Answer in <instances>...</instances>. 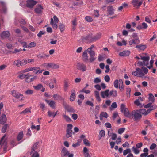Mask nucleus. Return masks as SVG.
<instances>
[{
  "instance_id": "f257e3e1",
  "label": "nucleus",
  "mask_w": 157,
  "mask_h": 157,
  "mask_svg": "<svg viewBox=\"0 0 157 157\" xmlns=\"http://www.w3.org/2000/svg\"><path fill=\"white\" fill-rule=\"evenodd\" d=\"M142 116L140 114L137 110L132 111L131 113L129 112L127 117L128 118H132L135 121H137L140 120Z\"/></svg>"
},
{
  "instance_id": "f03ea898",
  "label": "nucleus",
  "mask_w": 157,
  "mask_h": 157,
  "mask_svg": "<svg viewBox=\"0 0 157 157\" xmlns=\"http://www.w3.org/2000/svg\"><path fill=\"white\" fill-rule=\"evenodd\" d=\"M136 71H137L139 77H144L145 75L144 74H147L148 72V69L144 67H142L141 69L137 68L136 69Z\"/></svg>"
},
{
  "instance_id": "7ed1b4c3",
  "label": "nucleus",
  "mask_w": 157,
  "mask_h": 157,
  "mask_svg": "<svg viewBox=\"0 0 157 157\" xmlns=\"http://www.w3.org/2000/svg\"><path fill=\"white\" fill-rule=\"evenodd\" d=\"M42 66L47 69L51 68L52 69H56L59 67L58 65L53 63H44L42 64Z\"/></svg>"
},
{
  "instance_id": "20e7f679",
  "label": "nucleus",
  "mask_w": 157,
  "mask_h": 157,
  "mask_svg": "<svg viewBox=\"0 0 157 157\" xmlns=\"http://www.w3.org/2000/svg\"><path fill=\"white\" fill-rule=\"evenodd\" d=\"M61 155L62 157H73L74 155L72 153H69L67 149L64 147L62 149L61 153Z\"/></svg>"
},
{
  "instance_id": "39448f33",
  "label": "nucleus",
  "mask_w": 157,
  "mask_h": 157,
  "mask_svg": "<svg viewBox=\"0 0 157 157\" xmlns=\"http://www.w3.org/2000/svg\"><path fill=\"white\" fill-rule=\"evenodd\" d=\"M59 20L57 16L55 15L53 17V18L51 19L50 24L52 25V28L54 29H56L57 28V23L59 22Z\"/></svg>"
},
{
  "instance_id": "423d86ee",
  "label": "nucleus",
  "mask_w": 157,
  "mask_h": 157,
  "mask_svg": "<svg viewBox=\"0 0 157 157\" xmlns=\"http://www.w3.org/2000/svg\"><path fill=\"white\" fill-rule=\"evenodd\" d=\"M73 125L71 124H68L67 125V128L66 130V136L68 138L72 136V128Z\"/></svg>"
},
{
  "instance_id": "0eeeda50",
  "label": "nucleus",
  "mask_w": 157,
  "mask_h": 157,
  "mask_svg": "<svg viewBox=\"0 0 157 157\" xmlns=\"http://www.w3.org/2000/svg\"><path fill=\"white\" fill-rule=\"evenodd\" d=\"M11 93L12 95L16 98L18 99L21 97L20 100L21 101L24 100V96L21 94L17 92L16 90H14L12 91Z\"/></svg>"
},
{
  "instance_id": "6e6552de",
  "label": "nucleus",
  "mask_w": 157,
  "mask_h": 157,
  "mask_svg": "<svg viewBox=\"0 0 157 157\" xmlns=\"http://www.w3.org/2000/svg\"><path fill=\"white\" fill-rule=\"evenodd\" d=\"M6 135H4L0 140V146L2 147L4 150H5L7 148V142L5 139Z\"/></svg>"
},
{
  "instance_id": "1a4fd4ad",
  "label": "nucleus",
  "mask_w": 157,
  "mask_h": 157,
  "mask_svg": "<svg viewBox=\"0 0 157 157\" xmlns=\"http://www.w3.org/2000/svg\"><path fill=\"white\" fill-rule=\"evenodd\" d=\"M120 109L121 112L123 113L124 115L127 117L129 112L128 109L125 108L124 104H122L121 105Z\"/></svg>"
},
{
  "instance_id": "9d476101",
  "label": "nucleus",
  "mask_w": 157,
  "mask_h": 157,
  "mask_svg": "<svg viewBox=\"0 0 157 157\" xmlns=\"http://www.w3.org/2000/svg\"><path fill=\"white\" fill-rule=\"evenodd\" d=\"M131 3L133 7L138 8L143 3V2L140 1V0H132Z\"/></svg>"
},
{
  "instance_id": "9b49d317",
  "label": "nucleus",
  "mask_w": 157,
  "mask_h": 157,
  "mask_svg": "<svg viewBox=\"0 0 157 157\" xmlns=\"http://www.w3.org/2000/svg\"><path fill=\"white\" fill-rule=\"evenodd\" d=\"M36 1L33 0H28L27 1L26 6L27 7L31 8L37 3Z\"/></svg>"
},
{
  "instance_id": "f8f14e48",
  "label": "nucleus",
  "mask_w": 157,
  "mask_h": 157,
  "mask_svg": "<svg viewBox=\"0 0 157 157\" xmlns=\"http://www.w3.org/2000/svg\"><path fill=\"white\" fill-rule=\"evenodd\" d=\"M77 67L79 70L82 72L85 71L87 70L86 66V65L83 63H78L77 64Z\"/></svg>"
},
{
  "instance_id": "ddd939ff",
  "label": "nucleus",
  "mask_w": 157,
  "mask_h": 157,
  "mask_svg": "<svg viewBox=\"0 0 157 157\" xmlns=\"http://www.w3.org/2000/svg\"><path fill=\"white\" fill-rule=\"evenodd\" d=\"M90 55V58L89 59V62L91 63L95 61L96 57H95V52H88Z\"/></svg>"
},
{
  "instance_id": "4468645a",
  "label": "nucleus",
  "mask_w": 157,
  "mask_h": 157,
  "mask_svg": "<svg viewBox=\"0 0 157 157\" xmlns=\"http://www.w3.org/2000/svg\"><path fill=\"white\" fill-rule=\"evenodd\" d=\"M140 42L139 38H136L130 40L129 41L128 43L130 45L132 46L133 44H138L140 43Z\"/></svg>"
},
{
  "instance_id": "2eb2a0df",
  "label": "nucleus",
  "mask_w": 157,
  "mask_h": 157,
  "mask_svg": "<svg viewBox=\"0 0 157 157\" xmlns=\"http://www.w3.org/2000/svg\"><path fill=\"white\" fill-rule=\"evenodd\" d=\"M87 52H88L87 50L85 51L82 55L83 61L86 63H87L89 61L88 56Z\"/></svg>"
},
{
  "instance_id": "dca6fc26",
  "label": "nucleus",
  "mask_w": 157,
  "mask_h": 157,
  "mask_svg": "<svg viewBox=\"0 0 157 157\" xmlns=\"http://www.w3.org/2000/svg\"><path fill=\"white\" fill-rule=\"evenodd\" d=\"M123 82L122 80L120 79L119 80L118 79H116L114 80L113 83L114 86L116 88H118L119 87V86L118 84L119 85L121 84H123Z\"/></svg>"
},
{
  "instance_id": "f3484780",
  "label": "nucleus",
  "mask_w": 157,
  "mask_h": 157,
  "mask_svg": "<svg viewBox=\"0 0 157 157\" xmlns=\"http://www.w3.org/2000/svg\"><path fill=\"white\" fill-rule=\"evenodd\" d=\"M37 78V77L35 76L30 75L27 76L25 79V81L27 83H29L34 80Z\"/></svg>"
},
{
  "instance_id": "a211bd4d",
  "label": "nucleus",
  "mask_w": 157,
  "mask_h": 157,
  "mask_svg": "<svg viewBox=\"0 0 157 157\" xmlns=\"http://www.w3.org/2000/svg\"><path fill=\"white\" fill-rule=\"evenodd\" d=\"M43 9V7L41 5H39L36 6L34 10V11L37 14H40L41 13Z\"/></svg>"
},
{
  "instance_id": "6ab92c4d",
  "label": "nucleus",
  "mask_w": 157,
  "mask_h": 157,
  "mask_svg": "<svg viewBox=\"0 0 157 157\" xmlns=\"http://www.w3.org/2000/svg\"><path fill=\"white\" fill-rule=\"evenodd\" d=\"M45 101L49 105V106L52 109H55L56 108L55 102L54 101H49L46 99Z\"/></svg>"
},
{
  "instance_id": "aec40b11",
  "label": "nucleus",
  "mask_w": 157,
  "mask_h": 157,
  "mask_svg": "<svg viewBox=\"0 0 157 157\" xmlns=\"http://www.w3.org/2000/svg\"><path fill=\"white\" fill-rule=\"evenodd\" d=\"M107 11L109 15H113L114 14L115 10L113 8V6L111 5L107 6Z\"/></svg>"
},
{
  "instance_id": "412c9836",
  "label": "nucleus",
  "mask_w": 157,
  "mask_h": 157,
  "mask_svg": "<svg viewBox=\"0 0 157 157\" xmlns=\"http://www.w3.org/2000/svg\"><path fill=\"white\" fill-rule=\"evenodd\" d=\"M141 59L143 60V61L146 63V66H147L149 64L148 62L150 59V57L149 56H142L141 57Z\"/></svg>"
},
{
  "instance_id": "4be33fe9",
  "label": "nucleus",
  "mask_w": 157,
  "mask_h": 157,
  "mask_svg": "<svg viewBox=\"0 0 157 157\" xmlns=\"http://www.w3.org/2000/svg\"><path fill=\"white\" fill-rule=\"evenodd\" d=\"M135 48L139 51H144L147 48V46L145 45L141 44L139 45H137Z\"/></svg>"
},
{
  "instance_id": "5701e85b",
  "label": "nucleus",
  "mask_w": 157,
  "mask_h": 157,
  "mask_svg": "<svg viewBox=\"0 0 157 157\" xmlns=\"http://www.w3.org/2000/svg\"><path fill=\"white\" fill-rule=\"evenodd\" d=\"M109 90L107 89L105 91H101V96L102 98H105L108 97L109 95Z\"/></svg>"
},
{
  "instance_id": "b1692460",
  "label": "nucleus",
  "mask_w": 157,
  "mask_h": 157,
  "mask_svg": "<svg viewBox=\"0 0 157 157\" xmlns=\"http://www.w3.org/2000/svg\"><path fill=\"white\" fill-rule=\"evenodd\" d=\"M130 53V52L129 50L124 51L123 52H121L119 53V55L121 56H128Z\"/></svg>"
},
{
  "instance_id": "393cba45",
  "label": "nucleus",
  "mask_w": 157,
  "mask_h": 157,
  "mask_svg": "<svg viewBox=\"0 0 157 157\" xmlns=\"http://www.w3.org/2000/svg\"><path fill=\"white\" fill-rule=\"evenodd\" d=\"M138 110L141 115L142 114L145 116L147 115L150 113V110L148 109L147 110L145 109H141Z\"/></svg>"
},
{
  "instance_id": "a878e982",
  "label": "nucleus",
  "mask_w": 157,
  "mask_h": 157,
  "mask_svg": "<svg viewBox=\"0 0 157 157\" xmlns=\"http://www.w3.org/2000/svg\"><path fill=\"white\" fill-rule=\"evenodd\" d=\"M13 64L14 65L16 66L17 67H19L23 65V61L20 59L14 61L13 62Z\"/></svg>"
},
{
  "instance_id": "bb28decb",
  "label": "nucleus",
  "mask_w": 157,
  "mask_h": 157,
  "mask_svg": "<svg viewBox=\"0 0 157 157\" xmlns=\"http://www.w3.org/2000/svg\"><path fill=\"white\" fill-rule=\"evenodd\" d=\"M6 121V117L4 114H2L0 117V124H4Z\"/></svg>"
},
{
  "instance_id": "cd10ccee",
  "label": "nucleus",
  "mask_w": 157,
  "mask_h": 157,
  "mask_svg": "<svg viewBox=\"0 0 157 157\" xmlns=\"http://www.w3.org/2000/svg\"><path fill=\"white\" fill-rule=\"evenodd\" d=\"M93 36L92 34H90L87 35L84 38V39L86 40L88 42H93Z\"/></svg>"
},
{
  "instance_id": "c85d7f7f",
  "label": "nucleus",
  "mask_w": 157,
  "mask_h": 157,
  "mask_svg": "<svg viewBox=\"0 0 157 157\" xmlns=\"http://www.w3.org/2000/svg\"><path fill=\"white\" fill-rule=\"evenodd\" d=\"M10 36V34L8 31H3L1 34L2 38H8Z\"/></svg>"
},
{
  "instance_id": "c756f323",
  "label": "nucleus",
  "mask_w": 157,
  "mask_h": 157,
  "mask_svg": "<svg viewBox=\"0 0 157 157\" xmlns=\"http://www.w3.org/2000/svg\"><path fill=\"white\" fill-rule=\"evenodd\" d=\"M38 142L35 143L31 147V151L30 152V154H32L33 152L35 151V150L37 149L38 145Z\"/></svg>"
},
{
  "instance_id": "7c9ffc66",
  "label": "nucleus",
  "mask_w": 157,
  "mask_h": 157,
  "mask_svg": "<svg viewBox=\"0 0 157 157\" xmlns=\"http://www.w3.org/2000/svg\"><path fill=\"white\" fill-rule=\"evenodd\" d=\"M75 97V93L74 90H72L71 92V94L70 96V100L71 101H73Z\"/></svg>"
},
{
  "instance_id": "2f4dec72",
  "label": "nucleus",
  "mask_w": 157,
  "mask_h": 157,
  "mask_svg": "<svg viewBox=\"0 0 157 157\" xmlns=\"http://www.w3.org/2000/svg\"><path fill=\"white\" fill-rule=\"evenodd\" d=\"M37 56L39 58H45L49 57V55L48 54L46 55L43 53H41L38 54Z\"/></svg>"
},
{
  "instance_id": "473e14b6",
  "label": "nucleus",
  "mask_w": 157,
  "mask_h": 157,
  "mask_svg": "<svg viewBox=\"0 0 157 157\" xmlns=\"http://www.w3.org/2000/svg\"><path fill=\"white\" fill-rule=\"evenodd\" d=\"M149 97H148V100L149 101L154 103L155 101V97L151 93H150L148 94Z\"/></svg>"
},
{
  "instance_id": "72a5a7b5",
  "label": "nucleus",
  "mask_w": 157,
  "mask_h": 157,
  "mask_svg": "<svg viewBox=\"0 0 157 157\" xmlns=\"http://www.w3.org/2000/svg\"><path fill=\"white\" fill-rule=\"evenodd\" d=\"M88 150L86 147L83 148V151L84 155L85 157H91L90 155L88 153Z\"/></svg>"
},
{
  "instance_id": "f704fd0d",
  "label": "nucleus",
  "mask_w": 157,
  "mask_h": 157,
  "mask_svg": "<svg viewBox=\"0 0 157 157\" xmlns=\"http://www.w3.org/2000/svg\"><path fill=\"white\" fill-rule=\"evenodd\" d=\"M128 6V4L124 2L121 6L119 7L118 8V11H121L123 8H127Z\"/></svg>"
},
{
  "instance_id": "c9c22d12",
  "label": "nucleus",
  "mask_w": 157,
  "mask_h": 157,
  "mask_svg": "<svg viewBox=\"0 0 157 157\" xmlns=\"http://www.w3.org/2000/svg\"><path fill=\"white\" fill-rule=\"evenodd\" d=\"M101 37V33H98L95 35L94 36H93V42L95 41L96 40L100 39Z\"/></svg>"
},
{
  "instance_id": "e433bc0d",
  "label": "nucleus",
  "mask_w": 157,
  "mask_h": 157,
  "mask_svg": "<svg viewBox=\"0 0 157 157\" xmlns=\"http://www.w3.org/2000/svg\"><path fill=\"white\" fill-rule=\"evenodd\" d=\"M56 83V81L55 79L51 80V82L49 83V86L51 88H53L54 87V84Z\"/></svg>"
},
{
  "instance_id": "4c0bfd02",
  "label": "nucleus",
  "mask_w": 157,
  "mask_h": 157,
  "mask_svg": "<svg viewBox=\"0 0 157 157\" xmlns=\"http://www.w3.org/2000/svg\"><path fill=\"white\" fill-rule=\"evenodd\" d=\"M69 86V84L68 82L66 80H64V81L63 89L65 91L68 90V87Z\"/></svg>"
},
{
  "instance_id": "58836bf2",
  "label": "nucleus",
  "mask_w": 157,
  "mask_h": 157,
  "mask_svg": "<svg viewBox=\"0 0 157 157\" xmlns=\"http://www.w3.org/2000/svg\"><path fill=\"white\" fill-rule=\"evenodd\" d=\"M94 93L95 98L97 101L98 102L101 101V99L99 96V92L98 91L96 90L94 91Z\"/></svg>"
},
{
  "instance_id": "ea45409f",
  "label": "nucleus",
  "mask_w": 157,
  "mask_h": 157,
  "mask_svg": "<svg viewBox=\"0 0 157 157\" xmlns=\"http://www.w3.org/2000/svg\"><path fill=\"white\" fill-rule=\"evenodd\" d=\"M111 103V101L110 100H107L105 101V104H104L102 105V107L104 108H107L108 106H109L110 105Z\"/></svg>"
},
{
  "instance_id": "a19ab883",
  "label": "nucleus",
  "mask_w": 157,
  "mask_h": 157,
  "mask_svg": "<svg viewBox=\"0 0 157 157\" xmlns=\"http://www.w3.org/2000/svg\"><path fill=\"white\" fill-rule=\"evenodd\" d=\"M109 95L114 97H117V91L115 90H111L109 92Z\"/></svg>"
},
{
  "instance_id": "79ce46f5",
  "label": "nucleus",
  "mask_w": 157,
  "mask_h": 157,
  "mask_svg": "<svg viewBox=\"0 0 157 157\" xmlns=\"http://www.w3.org/2000/svg\"><path fill=\"white\" fill-rule=\"evenodd\" d=\"M0 6H1L3 8L2 11L4 13H5L6 11V8L5 6V4L4 3L2 2H0Z\"/></svg>"
},
{
  "instance_id": "37998d69",
  "label": "nucleus",
  "mask_w": 157,
  "mask_h": 157,
  "mask_svg": "<svg viewBox=\"0 0 157 157\" xmlns=\"http://www.w3.org/2000/svg\"><path fill=\"white\" fill-rule=\"evenodd\" d=\"M23 136V132H20L17 135V140L19 141L21 140Z\"/></svg>"
},
{
  "instance_id": "c03bdc74",
  "label": "nucleus",
  "mask_w": 157,
  "mask_h": 157,
  "mask_svg": "<svg viewBox=\"0 0 157 157\" xmlns=\"http://www.w3.org/2000/svg\"><path fill=\"white\" fill-rule=\"evenodd\" d=\"M126 41L124 40H123L121 42L118 41L117 43V44L120 46H122L123 45H126Z\"/></svg>"
},
{
  "instance_id": "a18cd8bd",
  "label": "nucleus",
  "mask_w": 157,
  "mask_h": 157,
  "mask_svg": "<svg viewBox=\"0 0 157 157\" xmlns=\"http://www.w3.org/2000/svg\"><path fill=\"white\" fill-rule=\"evenodd\" d=\"M105 133L104 130H101L100 132L99 133V139H101V138L103 137H104L105 135Z\"/></svg>"
},
{
  "instance_id": "49530a36",
  "label": "nucleus",
  "mask_w": 157,
  "mask_h": 157,
  "mask_svg": "<svg viewBox=\"0 0 157 157\" xmlns=\"http://www.w3.org/2000/svg\"><path fill=\"white\" fill-rule=\"evenodd\" d=\"M43 87V85L41 84H38L36 86H33L34 89L36 90H40Z\"/></svg>"
},
{
  "instance_id": "de8ad7c7",
  "label": "nucleus",
  "mask_w": 157,
  "mask_h": 157,
  "mask_svg": "<svg viewBox=\"0 0 157 157\" xmlns=\"http://www.w3.org/2000/svg\"><path fill=\"white\" fill-rule=\"evenodd\" d=\"M132 150L136 154H138L139 153V150L137 148H136L135 147L133 146L132 148Z\"/></svg>"
},
{
  "instance_id": "09e8293b",
  "label": "nucleus",
  "mask_w": 157,
  "mask_h": 157,
  "mask_svg": "<svg viewBox=\"0 0 157 157\" xmlns=\"http://www.w3.org/2000/svg\"><path fill=\"white\" fill-rule=\"evenodd\" d=\"M28 113H31V110L29 108H26L21 113V114H25Z\"/></svg>"
},
{
  "instance_id": "8fccbe9b",
  "label": "nucleus",
  "mask_w": 157,
  "mask_h": 157,
  "mask_svg": "<svg viewBox=\"0 0 157 157\" xmlns=\"http://www.w3.org/2000/svg\"><path fill=\"white\" fill-rule=\"evenodd\" d=\"M131 153V150L130 148H128L123 151V155L124 156L126 155L127 154Z\"/></svg>"
},
{
  "instance_id": "3c124183",
  "label": "nucleus",
  "mask_w": 157,
  "mask_h": 157,
  "mask_svg": "<svg viewBox=\"0 0 157 157\" xmlns=\"http://www.w3.org/2000/svg\"><path fill=\"white\" fill-rule=\"evenodd\" d=\"M59 29L61 32H63L65 29V25L64 24H60L59 25Z\"/></svg>"
},
{
  "instance_id": "603ef678",
  "label": "nucleus",
  "mask_w": 157,
  "mask_h": 157,
  "mask_svg": "<svg viewBox=\"0 0 157 157\" xmlns=\"http://www.w3.org/2000/svg\"><path fill=\"white\" fill-rule=\"evenodd\" d=\"M144 124H147V126L146 127L147 128L148 126H152V124L150 123V121L148 120H146L144 121Z\"/></svg>"
},
{
  "instance_id": "864d4df0",
  "label": "nucleus",
  "mask_w": 157,
  "mask_h": 157,
  "mask_svg": "<svg viewBox=\"0 0 157 157\" xmlns=\"http://www.w3.org/2000/svg\"><path fill=\"white\" fill-rule=\"evenodd\" d=\"M53 97L55 99L61 100L62 99V97L60 95H58L57 94H55L53 96Z\"/></svg>"
},
{
  "instance_id": "5fc2aeb1",
  "label": "nucleus",
  "mask_w": 157,
  "mask_h": 157,
  "mask_svg": "<svg viewBox=\"0 0 157 157\" xmlns=\"http://www.w3.org/2000/svg\"><path fill=\"white\" fill-rule=\"evenodd\" d=\"M31 154V157H39V155L37 151H34Z\"/></svg>"
},
{
  "instance_id": "6e6d98bb",
  "label": "nucleus",
  "mask_w": 157,
  "mask_h": 157,
  "mask_svg": "<svg viewBox=\"0 0 157 157\" xmlns=\"http://www.w3.org/2000/svg\"><path fill=\"white\" fill-rule=\"evenodd\" d=\"M63 117L67 122H69L71 121V120L68 116L65 115H63Z\"/></svg>"
},
{
  "instance_id": "4d7b16f0",
  "label": "nucleus",
  "mask_w": 157,
  "mask_h": 157,
  "mask_svg": "<svg viewBox=\"0 0 157 157\" xmlns=\"http://www.w3.org/2000/svg\"><path fill=\"white\" fill-rule=\"evenodd\" d=\"M33 90L28 89L26 91H25V93L27 95H31L33 94Z\"/></svg>"
},
{
  "instance_id": "13d9d810",
  "label": "nucleus",
  "mask_w": 157,
  "mask_h": 157,
  "mask_svg": "<svg viewBox=\"0 0 157 157\" xmlns=\"http://www.w3.org/2000/svg\"><path fill=\"white\" fill-rule=\"evenodd\" d=\"M85 19L86 21L88 22H92L93 21V19L91 17L89 16H86L85 17Z\"/></svg>"
},
{
  "instance_id": "bf43d9fd",
  "label": "nucleus",
  "mask_w": 157,
  "mask_h": 157,
  "mask_svg": "<svg viewBox=\"0 0 157 157\" xmlns=\"http://www.w3.org/2000/svg\"><path fill=\"white\" fill-rule=\"evenodd\" d=\"M36 45V44L34 42H32L29 43V45L28 46L27 48H30L34 47Z\"/></svg>"
},
{
  "instance_id": "052dcab7",
  "label": "nucleus",
  "mask_w": 157,
  "mask_h": 157,
  "mask_svg": "<svg viewBox=\"0 0 157 157\" xmlns=\"http://www.w3.org/2000/svg\"><path fill=\"white\" fill-rule=\"evenodd\" d=\"M8 126V124H6L4 125L2 129V132L3 133H4L6 132V130Z\"/></svg>"
},
{
  "instance_id": "680f3d73",
  "label": "nucleus",
  "mask_w": 157,
  "mask_h": 157,
  "mask_svg": "<svg viewBox=\"0 0 157 157\" xmlns=\"http://www.w3.org/2000/svg\"><path fill=\"white\" fill-rule=\"evenodd\" d=\"M125 128H119L118 130V133L119 134H121L122 133H123V132H124V131L125 130Z\"/></svg>"
},
{
  "instance_id": "e2e57ef3",
  "label": "nucleus",
  "mask_w": 157,
  "mask_h": 157,
  "mask_svg": "<svg viewBox=\"0 0 157 157\" xmlns=\"http://www.w3.org/2000/svg\"><path fill=\"white\" fill-rule=\"evenodd\" d=\"M45 32L44 31H40L37 34L38 37L39 38H40L42 36V35L45 34Z\"/></svg>"
},
{
  "instance_id": "0e129e2a",
  "label": "nucleus",
  "mask_w": 157,
  "mask_h": 157,
  "mask_svg": "<svg viewBox=\"0 0 157 157\" xmlns=\"http://www.w3.org/2000/svg\"><path fill=\"white\" fill-rule=\"evenodd\" d=\"M80 141H78L76 143H74L72 144V146L74 148L77 147L80 145Z\"/></svg>"
},
{
  "instance_id": "69168bd1",
  "label": "nucleus",
  "mask_w": 157,
  "mask_h": 157,
  "mask_svg": "<svg viewBox=\"0 0 157 157\" xmlns=\"http://www.w3.org/2000/svg\"><path fill=\"white\" fill-rule=\"evenodd\" d=\"M84 144L86 146H90V144L88 140L86 139H84L83 140Z\"/></svg>"
},
{
  "instance_id": "338daca9",
  "label": "nucleus",
  "mask_w": 157,
  "mask_h": 157,
  "mask_svg": "<svg viewBox=\"0 0 157 157\" xmlns=\"http://www.w3.org/2000/svg\"><path fill=\"white\" fill-rule=\"evenodd\" d=\"M101 82L100 78L98 77L95 78L94 80V82L95 83H98Z\"/></svg>"
},
{
  "instance_id": "774afa93",
  "label": "nucleus",
  "mask_w": 157,
  "mask_h": 157,
  "mask_svg": "<svg viewBox=\"0 0 157 157\" xmlns=\"http://www.w3.org/2000/svg\"><path fill=\"white\" fill-rule=\"evenodd\" d=\"M157 107V106L156 104H154L153 105H151V107L148 109V110H150V112L152 110H154L156 109Z\"/></svg>"
}]
</instances>
